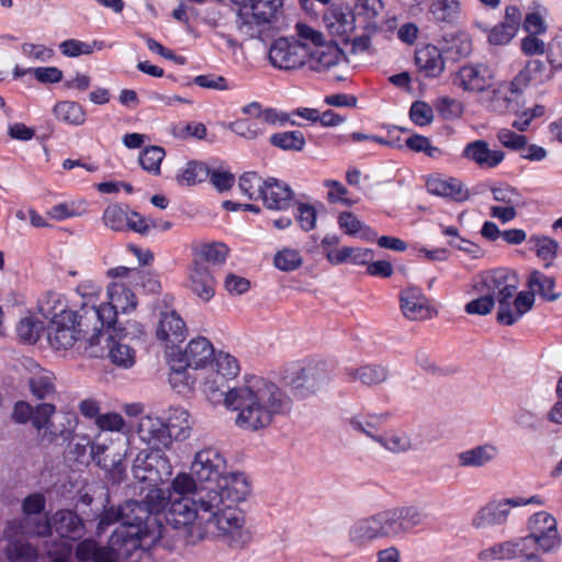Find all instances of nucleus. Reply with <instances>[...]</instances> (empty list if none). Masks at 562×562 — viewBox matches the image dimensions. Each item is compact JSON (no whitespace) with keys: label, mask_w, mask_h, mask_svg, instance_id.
<instances>
[{"label":"nucleus","mask_w":562,"mask_h":562,"mask_svg":"<svg viewBox=\"0 0 562 562\" xmlns=\"http://www.w3.org/2000/svg\"><path fill=\"white\" fill-rule=\"evenodd\" d=\"M210 176V168L200 161H190L179 176V181L187 186H194L206 180Z\"/></svg>","instance_id":"54"},{"label":"nucleus","mask_w":562,"mask_h":562,"mask_svg":"<svg viewBox=\"0 0 562 562\" xmlns=\"http://www.w3.org/2000/svg\"><path fill=\"white\" fill-rule=\"evenodd\" d=\"M154 490L149 488L143 502L127 501L121 505L123 524L112 532L106 546H101L93 538H86L76 544L75 559L78 562H124L156 543L162 537V530L158 520L149 518V515L164 513L168 521L169 504L161 509L151 508L148 496ZM52 562L68 561L57 557Z\"/></svg>","instance_id":"2"},{"label":"nucleus","mask_w":562,"mask_h":562,"mask_svg":"<svg viewBox=\"0 0 562 562\" xmlns=\"http://www.w3.org/2000/svg\"><path fill=\"white\" fill-rule=\"evenodd\" d=\"M426 186L429 193L449 198L457 202L467 201L470 196L461 181L454 178L434 177L428 179Z\"/></svg>","instance_id":"30"},{"label":"nucleus","mask_w":562,"mask_h":562,"mask_svg":"<svg viewBox=\"0 0 562 562\" xmlns=\"http://www.w3.org/2000/svg\"><path fill=\"white\" fill-rule=\"evenodd\" d=\"M164 157L165 150L162 147L149 146L142 151L139 164L146 171L159 173Z\"/></svg>","instance_id":"56"},{"label":"nucleus","mask_w":562,"mask_h":562,"mask_svg":"<svg viewBox=\"0 0 562 562\" xmlns=\"http://www.w3.org/2000/svg\"><path fill=\"white\" fill-rule=\"evenodd\" d=\"M27 384L32 395L37 400L50 398L56 393L55 375L38 364H33L30 368Z\"/></svg>","instance_id":"28"},{"label":"nucleus","mask_w":562,"mask_h":562,"mask_svg":"<svg viewBox=\"0 0 562 562\" xmlns=\"http://www.w3.org/2000/svg\"><path fill=\"white\" fill-rule=\"evenodd\" d=\"M227 380L213 370L203 376L202 391L206 397L236 413L235 425L256 431L269 426L273 417L288 408L289 400L273 382L258 375L246 376L224 392Z\"/></svg>","instance_id":"3"},{"label":"nucleus","mask_w":562,"mask_h":562,"mask_svg":"<svg viewBox=\"0 0 562 562\" xmlns=\"http://www.w3.org/2000/svg\"><path fill=\"white\" fill-rule=\"evenodd\" d=\"M262 188L260 200L266 209L285 211L291 206L294 200V192L284 181L271 177L265 180Z\"/></svg>","instance_id":"22"},{"label":"nucleus","mask_w":562,"mask_h":562,"mask_svg":"<svg viewBox=\"0 0 562 562\" xmlns=\"http://www.w3.org/2000/svg\"><path fill=\"white\" fill-rule=\"evenodd\" d=\"M528 530L529 535L521 537L528 551L548 553L560 546L557 520L547 512L532 515L528 521Z\"/></svg>","instance_id":"13"},{"label":"nucleus","mask_w":562,"mask_h":562,"mask_svg":"<svg viewBox=\"0 0 562 562\" xmlns=\"http://www.w3.org/2000/svg\"><path fill=\"white\" fill-rule=\"evenodd\" d=\"M554 76V69L548 68L540 59H531L515 77V85L527 86L530 82L536 85L550 81Z\"/></svg>","instance_id":"34"},{"label":"nucleus","mask_w":562,"mask_h":562,"mask_svg":"<svg viewBox=\"0 0 562 562\" xmlns=\"http://www.w3.org/2000/svg\"><path fill=\"white\" fill-rule=\"evenodd\" d=\"M53 515L50 517L40 515L26 516L21 519V530L30 537H48L53 531Z\"/></svg>","instance_id":"40"},{"label":"nucleus","mask_w":562,"mask_h":562,"mask_svg":"<svg viewBox=\"0 0 562 562\" xmlns=\"http://www.w3.org/2000/svg\"><path fill=\"white\" fill-rule=\"evenodd\" d=\"M437 110L446 120H454L462 115L464 106L460 101L445 97L438 101Z\"/></svg>","instance_id":"64"},{"label":"nucleus","mask_w":562,"mask_h":562,"mask_svg":"<svg viewBox=\"0 0 562 562\" xmlns=\"http://www.w3.org/2000/svg\"><path fill=\"white\" fill-rule=\"evenodd\" d=\"M214 278L207 265L193 261L190 269V289L201 300L210 301L214 295Z\"/></svg>","instance_id":"31"},{"label":"nucleus","mask_w":562,"mask_h":562,"mask_svg":"<svg viewBox=\"0 0 562 562\" xmlns=\"http://www.w3.org/2000/svg\"><path fill=\"white\" fill-rule=\"evenodd\" d=\"M400 307L402 314L409 321H424L435 314L429 299L417 285H408L400 292Z\"/></svg>","instance_id":"19"},{"label":"nucleus","mask_w":562,"mask_h":562,"mask_svg":"<svg viewBox=\"0 0 562 562\" xmlns=\"http://www.w3.org/2000/svg\"><path fill=\"white\" fill-rule=\"evenodd\" d=\"M77 292L81 296V303H80V310L79 316L81 317V324L88 327H91L92 325H89L87 323V319L85 315H87V310L89 305H92L94 310H99L101 304H98L99 295L101 293V286L92 281H83L77 286Z\"/></svg>","instance_id":"39"},{"label":"nucleus","mask_w":562,"mask_h":562,"mask_svg":"<svg viewBox=\"0 0 562 562\" xmlns=\"http://www.w3.org/2000/svg\"><path fill=\"white\" fill-rule=\"evenodd\" d=\"M296 32L300 38L310 41L313 47L308 46L306 65L311 70L325 71L339 65L345 60V56L336 45L323 43V34L315 29L303 24H296Z\"/></svg>","instance_id":"11"},{"label":"nucleus","mask_w":562,"mask_h":562,"mask_svg":"<svg viewBox=\"0 0 562 562\" xmlns=\"http://www.w3.org/2000/svg\"><path fill=\"white\" fill-rule=\"evenodd\" d=\"M307 55V44L280 37L270 47L269 60L276 68L293 70L306 65Z\"/></svg>","instance_id":"16"},{"label":"nucleus","mask_w":562,"mask_h":562,"mask_svg":"<svg viewBox=\"0 0 562 562\" xmlns=\"http://www.w3.org/2000/svg\"><path fill=\"white\" fill-rule=\"evenodd\" d=\"M296 221L301 228L310 232L316 227L317 212L314 205L308 203H296Z\"/></svg>","instance_id":"57"},{"label":"nucleus","mask_w":562,"mask_h":562,"mask_svg":"<svg viewBox=\"0 0 562 562\" xmlns=\"http://www.w3.org/2000/svg\"><path fill=\"white\" fill-rule=\"evenodd\" d=\"M460 8L459 0H434L429 7V12L436 21L451 23L458 19Z\"/></svg>","instance_id":"48"},{"label":"nucleus","mask_w":562,"mask_h":562,"mask_svg":"<svg viewBox=\"0 0 562 562\" xmlns=\"http://www.w3.org/2000/svg\"><path fill=\"white\" fill-rule=\"evenodd\" d=\"M250 493L249 483L244 474H231L196 495L193 510L196 518L187 526H171L193 540L203 539L214 527L223 541L233 549H244L252 540V532L246 515L236 504Z\"/></svg>","instance_id":"1"},{"label":"nucleus","mask_w":562,"mask_h":562,"mask_svg":"<svg viewBox=\"0 0 562 562\" xmlns=\"http://www.w3.org/2000/svg\"><path fill=\"white\" fill-rule=\"evenodd\" d=\"M519 285L516 273L507 269H497L482 274L475 289L492 296L498 303V323L512 326L533 306V294L520 292L515 296Z\"/></svg>","instance_id":"5"},{"label":"nucleus","mask_w":562,"mask_h":562,"mask_svg":"<svg viewBox=\"0 0 562 562\" xmlns=\"http://www.w3.org/2000/svg\"><path fill=\"white\" fill-rule=\"evenodd\" d=\"M283 0H243L236 27L246 40L255 38L283 18Z\"/></svg>","instance_id":"8"},{"label":"nucleus","mask_w":562,"mask_h":562,"mask_svg":"<svg viewBox=\"0 0 562 562\" xmlns=\"http://www.w3.org/2000/svg\"><path fill=\"white\" fill-rule=\"evenodd\" d=\"M215 349L205 337H195L189 341L183 351L176 357L181 368L205 369L213 363Z\"/></svg>","instance_id":"20"},{"label":"nucleus","mask_w":562,"mask_h":562,"mask_svg":"<svg viewBox=\"0 0 562 562\" xmlns=\"http://www.w3.org/2000/svg\"><path fill=\"white\" fill-rule=\"evenodd\" d=\"M415 63L427 77H438L445 69L441 52L434 45H425L417 49Z\"/></svg>","instance_id":"33"},{"label":"nucleus","mask_w":562,"mask_h":562,"mask_svg":"<svg viewBox=\"0 0 562 562\" xmlns=\"http://www.w3.org/2000/svg\"><path fill=\"white\" fill-rule=\"evenodd\" d=\"M213 362H215L216 368L214 372L226 380L233 379L239 373L238 360L227 352L220 351L216 355L214 353Z\"/></svg>","instance_id":"52"},{"label":"nucleus","mask_w":562,"mask_h":562,"mask_svg":"<svg viewBox=\"0 0 562 562\" xmlns=\"http://www.w3.org/2000/svg\"><path fill=\"white\" fill-rule=\"evenodd\" d=\"M265 180L256 172H246L239 178V190L249 200H260Z\"/></svg>","instance_id":"51"},{"label":"nucleus","mask_w":562,"mask_h":562,"mask_svg":"<svg viewBox=\"0 0 562 562\" xmlns=\"http://www.w3.org/2000/svg\"><path fill=\"white\" fill-rule=\"evenodd\" d=\"M54 115L57 120L70 125L79 126L86 122L85 109L74 101H63L54 106Z\"/></svg>","instance_id":"43"},{"label":"nucleus","mask_w":562,"mask_h":562,"mask_svg":"<svg viewBox=\"0 0 562 562\" xmlns=\"http://www.w3.org/2000/svg\"><path fill=\"white\" fill-rule=\"evenodd\" d=\"M177 426L179 431L176 434V438H188L191 426L189 413L186 409L175 408L169 417V424L157 416L140 417L136 426V435L151 451H162L171 447V428Z\"/></svg>","instance_id":"7"},{"label":"nucleus","mask_w":562,"mask_h":562,"mask_svg":"<svg viewBox=\"0 0 562 562\" xmlns=\"http://www.w3.org/2000/svg\"><path fill=\"white\" fill-rule=\"evenodd\" d=\"M226 459L220 449L209 446L198 450L190 465V472H179L166 488H156L148 502L154 509L169 504L170 526H187L196 518L193 510L196 495L217 487L218 481L232 473H225Z\"/></svg>","instance_id":"4"},{"label":"nucleus","mask_w":562,"mask_h":562,"mask_svg":"<svg viewBox=\"0 0 562 562\" xmlns=\"http://www.w3.org/2000/svg\"><path fill=\"white\" fill-rule=\"evenodd\" d=\"M532 504L543 505V498L535 495L531 497H510L498 502H491L475 514L472 525L477 529L504 525L508 520L512 507Z\"/></svg>","instance_id":"15"},{"label":"nucleus","mask_w":562,"mask_h":562,"mask_svg":"<svg viewBox=\"0 0 562 562\" xmlns=\"http://www.w3.org/2000/svg\"><path fill=\"white\" fill-rule=\"evenodd\" d=\"M103 225L112 232L133 231L140 235L149 232L148 220L121 204L108 205L102 214Z\"/></svg>","instance_id":"18"},{"label":"nucleus","mask_w":562,"mask_h":562,"mask_svg":"<svg viewBox=\"0 0 562 562\" xmlns=\"http://www.w3.org/2000/svg\"><path fill=\"white\" fill-rule=\"evenodd\" d=\"M346 376L349 382H359L364 386H376L385 383L389 379V370L381 364H363L346 369Z\"/></svg>","instance_id":"29"},{"label":"nucleus","mask_w":562,"mask_h":562,"mask_svg":"<svg viewBox=\"0 0 562 562\" xmlns=\"http://www.w3.org/2000/svg\"><path fill=\"white\" fill-rule=\"evenodd\" d=\"M193 82L201 88L211 90L226 91L231 89V86L225 77L214 74L196 76L193 79Z\"/></svg>","instance_id":"63"},{"label":"nucleus","mask_w":562,"mask_h":562,"mask_svg":"<svg viewBox=\"0 0 562 562\" xmlns=\"http://www.w3.org/2000/svg\"><path fill=\"white\" fill-rule=\"evenodd\" d=\"M57 413V408L50 403H41L34 406L32 416V426L37 432L42 431V428L48 422L49 417H54Z\"/></svg>","instance_id":"59"},{"label":"nucleus","mask_w":562,"mask_h":562,"mask_svg":"<svg viewBox=\"0 0 562 562\" xmlns=\"http://www.w3.org/2000/svg\"><path fill=\"white\" fill-rule=\"evenodd\" d=\"M481 562H501L521 559L520 562H543L535 551H528L525 541L514 538L501 542H496L477 553Z\"/></svg>","instance_id":"17"},{"label":"nucleus","mask_w":562,"mask_h":562,"mask_svg":"<svg viewBox=\"0 0 562 562\" xmlns=\"http://www.w3.org/2000/svg\"><path fill=\"white\" fill-rule=\"evenodd\" d=\"M338 224L347 235L356 236L359 234L367 240L373 239L376 234L367 225H364L353 213L342 212L338 216Z\"/></svg>","instance_id":"47"},{"label":"nucleus","mask_w":562,"mask_h":562,"mask_svg":"<svg viewBox=\"0 0 562 562\" xmlns=\"http://www.w3.org/2000/svg\"><path fill=\"white\" fill-rule=\"evenodd\" d=\"M53 530L61 538L80 540L86 535L83 519L71 509H58L53 514Z\"/></svg>","instance_id":"24"},{"label":"nucleus","mask_w":562,"mask_h":562,"mask_svg":"<svg viewBox=\"0 0 562 562\" xmlns=\"http://www.w3.org/2000/svg\"><path fill=\"white\" fill-rule=\"evenodd\" d=\"M109 302L101 304L99 310H94L92 305L88 306L87 315H85L87 323L93 325L94 329L100 326L101 329L105 326H117L119 313L126 314L135 310L137 305L136 296L133 291L127 288L123 282H112L108 286Z\"/></svg>","instance_id":"9"},{"label":"nucleus","mask_w":562,"mask_h":562,"mask_svg":"<svg viewBox=\"0 0 562 562\" xmlns=\"http://www.w3.org/2000/svg\"><path fill=\"white\" fill-rule=\"evenodd\" d=\"M170 459L162 451H140L133 463L132 472L136 481L147 483L150 488L159 485L172 475Z\"/></svg>","instance_id":"12"},{"label":"nucleus","mask_w":562,"mask_h":562,"mask_svg":"<svg viewBox=\"0 0 562 562\" xmlns=\"http://www.w3.org/2000/svg\"><path fill=\"white\" fill-rule=\"evenodd\" d=\"M43 315L49 321L48 340L53 348L67 350L79 339L90 347L98 342L101 327H88L81 324L79 311H71L57 294L50 295L42 306Z\"/></svg>","instance_id":"6"},{"label":"nucleus","mask_w":562,"mask_h":562,"mask_svg":"<svg viewBox=\"0 0 562 562\" xmlns=\"http://www.w3.org/2000/svg\"><path fill=\"white\" fill-rule=\"evenodd\" d=\"M125 420L119 413L110 412L98 417L95 426L101 431L120 432L125 428Z\"/></svg>","instance_id":"61"},{"label":"nucleus","mask_w":562,"mask_h":562,"mask_svg":"<svg viewBox=\"0 0 562 562\" xmlns=\"http://www.w3.org/2000/svg\"><path fill=\"white\" fill-rule=\"evenodd\" d=\"M187 333L186 323L176 311L170 310L160 313L156 326V337L165 344L166 348L183 341Z\"/></svg>","instance_id":"21"},{"label":"nucleus","mask_w":562,"mask_h":562,"mask_svg":"<svg viewBox=\"0 0 562 562\" xmlns=\"http://www.w3.org/2000/svg\"><path fill=\"white\" fill-rule=\"evenodd\" d=\"M98 342L94 346H100L103 342L104 349L108 350V358L114 366L122 369H130L136 361L135 349L128 344L127 335L124 328L119 326H105L98 330Z\"/></svg>","instance_id":"14"},{"label":"nucleus","mask_w":562,"mask_h":562,"mask_svg":"<svg viewBox=\"0 0 562 562\" xmlns=\"http://www.w3.org/2000/svg\"><path fill=\"white\" fill-rule=\"evenodd\" d=\"M82 214L80 205L76 202H64L52 206L47 215L56 221H64L70 217H77Z\"/></svg>","instance_id":"58"},{"label":"nucleus","mask_w":562,"mask_h":562,"mask_svg":"<svg viewBox=\"0 0 562 562\" xmlns=\"http://www.w3.org/2000/svg\"><path fill=\"white\" fill-rule=\"evenodd\" d=\"M527 285L530 289L529 293H538L547 301H555L560 297V293L554 292L555 281L552 277L546 276L541 271L533 270L530 272Z\"/></svg>","instance_id":"38"},{"label":"nucleus","mask_w":562,"mask_h":562,"mask_svg":"<svg viewBox=\"0 0 562 562\" xmlns=\"http://www.w3.org/2000/svg\"><path fill=\"white\" fill-rule=\"evenodd\" d=\"M519 98L520 87L515 85V80H513L493 90L488 100V108L498 113L515 112L518 110Z\"/></svg>","instance_id":"27"},{"label":"nucleus","mask_w":562,"mask_h":562,"mask_svg":"<svg viewBox=\"0 0 562 562\" xmlns=\"http://www.w3.org/2000/svg\"><path fill=\"white\" fill-rule=\"evenodd\" d=\"M381 538H401L428 518L424 509L416 506L393 507L375 514Z\"/></svg>","instance_id":"10"},{"label":"nucleus","mask_w":562,"mask_h":562,"mask_svg":"<svg viewBox=\"0 0 562 562\" xmlns=\"http://www.w3.org/2000/svg\"><path fill=\"white\" fill-rule=\"evenodd\" d=\"M462 156L481 168H495L504 160V153L492 150L487 142L483 139L469 143L464 147Z\"/></svg>","instance_id":"26"},{"label":"nucleus","mask_w":562,"mask_h":562,"mask_svg":"<svg viewBox=\"0 0 562 562\" xmlns=\"http://www.w3.org/2000/svg\"><path fill=\"white\" fill-rule=\"evenodd\" d=\"M44 330V324L33 315L24 316L16 325L19 338L27 344H35Z\"/></svg>","instance_id":"49"},{"label":"nucleus","mask_w":562,"mask_h":562,"mask_svg":"<svg viewBox=\"0 0 562 562\" xmlns=\"http://www.w3.org/2000/svg\"><path fill=\"white\" fill-rule=\"evenodd\" d=\"M71 431V420L68 414L63 413L60 415H55L54 417H49L48 422L42 428V431L38 432L41 438L44 441L49 443L57 440V438L67 439Z\"/></svg>","instance_id":"37"},{"label":"nucleus","mask_w":562,"mask_h":562,"mask_svg":"<svg viewBox=\"0 0 562 562\" xmlns=\"http://www.w3.org/2000/svg\"><path fill=\"white\" fill-rule=\"evenodd\" d=\"M323 22L327 31L347 42L356 29L355 13L348 8L331 7L324 16Z\"/></svg>","instance_id":"23"},{"label":"nucleus","mask_w":562,"mask_h":562,"mask_svg":"<svg viewBox=\"0 0 562 562\" xmlns=\"http://www.w3.org/2000/svg\"><path fill=\"white\" fill-rule=\"evenodd\" d=\"M270 144L282 150L302 151L306 140L302 132L290 131L272 134L270 136Z\"/></svg>","instance_id":"46"},{"label":"nucleus","mask_w":562,"mask_h":562,"mask_svg":"<svg viewBox=\"0 0 562 562\" xmlns=\"http://www.w3.org/2000/svg\"><path fill=\"white\" fill-rule=\"evenodd\" d=\"M5 557L10 562H34L38 553L37 549L29 541L13 539L7 546Z\"/></svg>","instance_id":"44"},{"label":"nucleus","mask_w":562,"mask_h":562,"mask_svg":"<svg viewBox=\"0 0 562 562\" xmlns=\"http://www.w3.org/2000/svg\"><path fill=\"white\" fill-rule=\"evenodd\" d=\"M379 443L392 453H404L414 448L409 434L401 429L381 435Z\"/></svg>","instance_id":"41"},{"label":"nucleus","mask_w":562,"mask_h":562,"mask_svg":"<svg viewBox=\"0 0 562 562\" xmlns=\"http://www.w3.org/2000/svg\"><path fill=\"white\" fill-rule=\"evenodd\" d=\"M492 194L497 203L495 206L519 209L524 205L521 194L509 186L493 188Z\"/></svg>","instance_id":"53"},{"label":"nucleus","mask_w":562,"mask_h":562,"mask_svg":"<svg viewBox=\"0 0 562 562\" xmlns=\"http://www.w3.org/2000/svg\"><path fill=\"white\" fill-rule=\"evenodd\" d=\"M273 263L281 271H293L302 266L303 259L299 250L283 248L276 254Z\"/></svg>","instance_id":"55"},{"label":"nucleus","mask_w":562,"mask_h":562,"mask_svg":"<svg viewBox=\"0 0 562 562\" xmlns=\"http://www.w3.org/2000/svg\"><path fill=\"white\" fill-rule=\"evenodd\" d=\"M454 82L464 91L483 92L491 86V76L482 65H468L459 69Z\"/></svg>","instance_id":"25"},{"label":"nucleus","mask_w":562,"mask_h":562,"mask_svg":"<svg viewBox=\"0 0 562 562\" xmlns=\"http://www.w3.org/2000/svg\"><path fill=\"white\" fill-rule=\"evenodd\" d=\"M409 117L415 124L425 126L432 122L434 112L428 103L424 101H415L411 106Z\"/></svg>","instance_id":"60"},{"label":"nucleus","mask_w":562,"mask_h":562,"mask_svg":"<svg viewBox=\"0 0 562 562\" xmlns=\"http://www.w3.org/2000/svg\"><path fill=\"white\" fill-rule=\"evenodd\" d=\"M326 258L333 265L351 262L355 265H367L373 259V251L369 248L342 247L328 249Z\"/></svg>","instance_id":"35"},{"label":"nucleus","mask_w":562,"mask_h":562,"mask_svg":"<svg viewBox=\"0 0 562 562\" xmlns=\"http://www.w3.org/2000/svg\"><path fill=\"white\" fill-rule=\"evenodd\" d=\"M498 454L493 445H482L458 454L459 465L462 468H481L492 462Z\"/></svg>","instance_id":"36"},{"label":"nucleus","mask_w":562,"mask_h":562,"mask_svg":"<svg viewBox=\"0 0 562 562\" xmlns=\"http://www.w3.org/2000/svg\"><path fill=\"white\" fill-rule=\"evenodd\" d=\"M228 248L222 243L203 245L194 255L193 261L200 265H221L225 261Z\"/></svg>","instance_id":"50"},{"label":"nucleus","mask_w":562,"mask_h":562,"mask_svg":"<svg viewBox=\"0 0 562 562\" xmlns=\"http://www.w3.org/2000/svg\"><path fill=\"white\" fill-rule=\"evenodd\" d=\"M348 537L350 542L359 547L381 538L375 514L356 520L349 528Z\"/></svg>","instance_id":"32"},{"label":"nucleus","mask_w":562,"mask_h":562,"mask_svg":"<svg viewBox=\"0 0 562 562\" xmlns=\"http://www.w3.org/2000/svg\"><path fill=\"white\" fill-rule=\"evenodd\" d=\"M443 49L454 59L468 57L472 52V40L465 32H458L449 35L445 40Z\"/></svg>","instance_id":"45"},{"label":"nucleus","mask_w":562,"mask_h":562,"mask_svg":"<svg viewBox=\"0 0 562 562\" xmlns=\"http://www.w3.org/2000/svg\"><path fill=\"white\" fill-rule=\"evenodd\" d=\"M303 378V386L312 392H321L327 390L331 382L330 372L321 367H310L301 371Z\"/></svg>","instance_id":"42"},{"label":"nucleus","mask_w":562,"mask_h":562,"mask_svg":"<svg viewBox=\"0 0 562 562\" xmlns=\"http://www.w3.org/2000/svg\"><path fill=\"white\" fill-rule=\"evenodd\" d=\"M121 522L123 524V515L121 506L114 507H108L105 508L102 514L100 515L99 522L97 525L95 535L98 537L102 536L109 526Z\"/></svg>","instance_id":"62"}]
</instances>
